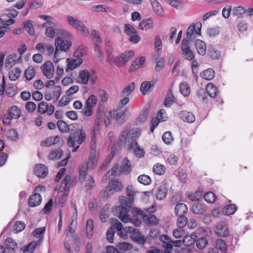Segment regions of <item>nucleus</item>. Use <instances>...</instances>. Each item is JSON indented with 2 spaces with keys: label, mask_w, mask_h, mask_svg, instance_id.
Segmentation results:
<instances>
[{
  "label": "nucleus",
  "mask_w": 253,
  "mask_h": 253,
  "mask_svg": "<svg viewBox=\"0 0 253 253\" xmlns=\"http://www.w3.org/2000/svg\"><path fill=\"white\" fill-rule=\"evenodd\" d=\"M67 19L68 23L71 27L80 31L85 36H89L90 34L88 29L85 26L82 21L71 15H68L67 16Z\"/></svg>",
  "instance_id": "6"
},
{
  "label": "nucleus",
  "mask_w": 253,
  "mask_h": 253,
  "mask_svg": "<svg viewBox=\"0 0 253 253\" xmlns=\"http://www.w3.org/2000/svg\"><path fill=\"white\" fill-rule=\"evenodd\" d=\"M119 170V165L117 164L115 165L110 171H109L103 177L102 180L104 182H107L108 177L112 176V178L116 176Z\"/></svg>",
  "instance_id": "44"
},
{
  "label": "nucleus",
  "mask_w": 253,
  "mask_h": 253,
  "mask_svg": "<svg viewBox=\"0 0 253 253\" xmlns=\"http://www.w3.org/2000/svg\"><path fill=\"white\" fill-rule=\"evenodd\" d=\"M216 248L221 251L223 253H226L227 247L225 241L223 240L219 239L216 241Z\"/></svg>",
  "instance_id": "54"
},
{
  "label": "nucleus",
  "mask_w": 253,
  "mask_h": 253,
  "mask_svg": "<svg viewBox=\"0 0 253 253\" xmlns=\"http://www.w3.org/2000/svg\"><path fill=\"white\" fill-rule=\"evenodd\" d=\"M205 210V205L200 203L194 204L192 207V211L195 214H201L203 213Z\"/></svg>",
  "instance_id": "42"
},
{
  "label": "nucleus",
  "mask_w": 253,
  "mask_h": 253,
  "mask_svg": "<svg viewBox=\"0 0 253 253\" xmlns=\"http://www.w3.org/2000/svg\"><path fill=\"white\" fill-rule=\"evenodd\" d=\"M36 72L33 67H29L24 72L26 79L30 81L32 80L35 76Z\"/></svg>",
  "instance_id": "56"
},
{
  "label": "nucleus",
  "mask_w": 253,
  "mask_h": 253,
  "mask_svg": "<svg viewBox=\"0 0 253 253\" xmlns=\"http://www.w3.org/2000/svg\"><path fill=\"white\" fill-rule=\"evenodd\" d=\"M188 211L187 206L184 203H179L176 205L174 212L176 216L185 215Z\"/></svg>",
  "instance_id": "31"
},
{
  "label": "nucleus",
  "mask_w": 253,
  "mask_h": 253,
  "mask_svg": "<svg viewBox=\"0 0 253 253\" xmlns=\"http://www.w3.org/2000/svg\"><path fill=\"white\" fill-rule=\"evenodd\" d=\"M115 227L112 225L109 228L106 233L107 240L109 243H113L114 235L115 232Z\"/></svg>",
  "instance_id": "61"
},
{
  "label": "nucleus",
  "mask_w": 253,
  "mask_h": 253,
  "mask_svg": "<svg viewBox=\"0 0 253 253\" xmlns=\"http://www.w3.org/2000/svg\"><path fill=\"white\" fill-rule=\"evenodd\" d=\"M180 93L184 96H188L190 94L189 85L185 82L181 83L179 85Z\"/></svg>",
  "instance_id": "41"
},
{
  "label": "nucleus",
  "mask_w": 253,
  "mask_h": 253,
  "mask_svg": "<svg viewBox=\"0 0 253 253\" xmlns=\"http://www.w3.org/2000/svg\"><path fill=\"white\" fill-rule=\"evenodd\" d=\"M153 171L157 175H162L163 174L166 170L165 167L160 164H156L153 167Z\"/></svg>",
  "instance_id": "50"
},
{
  "label": "nucleus",
  "mask_w": 253,
  "mask_h": 253,
  "mask_svg": "<svg viewBox=\"0 0 253 253\" xmlns=\"http://www.w3.org/2000/svg\"><path fill=\"white\" fill-rule=\"evenodd\" d=\"M105 48L108 59L110 60V64H111L112 63L113 59H114V56L112 54L113 48L112 47V44L109 41L106 42Z\"/></svg>",
  "instance_id": "47"
},
{
  "label": "nucleus",
  "mask_w": 253,
  "mask_h": 253,
  "mask_svg": "<svg viewBox=\"0 0 253 253\" xmlns=\"http://www.w3.org/2000/svg\"><path fill=\"white\" fill-rule=\"evenodd\" d=\"M41 69L42 73L47 79H51L54 74V67L53 63L50 61H47L42 64L41 66Z\"/></svg>",
  "instance_id": "17"
},
{
  "label": "nucleus",
  "mask_w": 253,
  "mask_h": 253,
  "mask_svg": "<svg viewBox=\"0 0 253 253\" xmlns=\"http://www.w3.org/2000/svg\"><path fill=\"white\" fill-rule=\"evenodd\" d=\"M37 245L38 242L37 241H33L29 243L28 245L23 247L21 250H22L24 253L30 252L32 253L34 251Z\"/></svg>",
  "instance_id": "53"
},
{
  "label": "nucleus",
  "mask_w": 253,
  "mask_h": 253,
  "mask_svg": "<svg viewBox=\"0 0 253 253\" xmlns=\"http://www.w3.org/2000/svg\"><path fill=\"white\" fill-rule=\"evenodd\" d=\"M215 233L220 237H227L229 234L228 227L224 223H219L215 227Z\"/></svg>",
  "instance_id": "19"
},
{
  "label": "nucleus",
  "mask_w": 253,
  "mask_h": 253,
  "mask_svg": "<svg viewBox=\"0 0 253 253\" xmlns=\"http://www.w3.org/2000/svg\"><path fill=\"white\" fill-rule=\"evenodd\" d=\"M245 13V9L241 6L235 7L233 10V14L236 16L237 18H242Z\"/></svg>",
  "instance_id": "55"
},
{
  "label": "nucleus",
  "mask_w": 253,
  "mask_h": 253,
  "mask_svg": "<svg viewBox=\"0 0 253 253\" xmlns=\"http://www.w3.org/2000/svg\"><path fill=\"white\" fill-rule=\"evenodd\" d=\"M60 140L59 136L50 137L46 138L44 141L41 142V144L42 146L49 147L52 144L58 143Z\"/></svg>",
  "instance_id": "35"
},
{
  "label": "nucleus",
  "mask_w": 253,
  "mask_h": 253,
  "mask_svg": "<svg viewBox=\"0 0 253 253\" xmlns=\"http://www.w3.org/2000/svg\"><path fill=\"white\" fill-rule=\"evenodd\" d=\"M63 155V151L61 149H57L51 151L48 155V159L51 160H57Z\"/></svg>",
  "instance_id": "46"
},
{
  "label": "nucleus",
  "mask_w": 253,
  "mask_h": 253,
  "mask_svg": "<svg viewBox=\"0 0 253 253\" xmlns=\"http://www.w3.org/2000/svg\"><path fill=\"white\" fill-rule=\"evenodd\" d=\"M38 111L40 114L47 113L52 114L54 111V106L53 105H48L46 102H41L38 105Z\"/></svg>",
  "instance_id": "20"
},
{
  "label": "nucleus",
  "mask_w": 253,
  "mask_h": 253,
  "mask_svg": "<svg viewBox=\"0 0 253 253\" xmlns=\"http://www.w3.org/2000/svg\"><path fill=\"white\" fill-rule=\"evenodd\" d=\"M96 164V150L95 149L91 146L89 157L88 159V161L87 163L86 168L84 169H92L94 167L95 165Z\"/></svg>",
  "instance_id": "23"
},
{
  "label": "nucleus",
  "mask_w": 253,
  "mask_h": 253,
  "mask_svg": "<svg viewBox=\"0 0 253 253\" xmlns=\"http://www.w3.org/2000/svg\"><path fill=\"white\" fill-rule=\"evenodd\" d=\"M34 171L35 175L38 177L44 178L48 174V169L44 165L39 164L35 166Z\"/></svg>",
  "instance_id": "18"
},
{
  "label": "nucleus",
  "mask_w": 253,
  "mask_h": 253,
  "mask_svg": "<svg viewBox=\"0 0 253 253\" xmlns=\"http://www.w3.org/2000/svg\"><path fill=\"white\" fill-rule=\"evenodd\" d=\"M150 2L155 13L159 16H163L164 11L159 2L157 0H150Z\"/></svg>",
  "instance_id": "25"
},
{
  "label": "nucleus",
  "mask_w": 253,
  "mask_h": 253,
  "mask_svg": "<svg viewBox=\"0 0 253 253\" xmlns=\"http://www.w3.org/2000/svg\"><path fill=\"white\" fill-rule=\"evenodd\" d=\"M71 180V176L66 175L63 179L61 184L60 190L63 189L66 192H68L70 187V181Z\"/></svg>",
  "instance_id": "48"
},
{
  "label": "nucleus",
  "mask_w": 253,
  "mask_h": 253,
  "mask_svg": "<svg viewBox=\"0 0 253 253\" xmlns=\"http://www.w3.org/2000/svg\"><path fill=\"white\" fill-rule=\"evenodd\" d=\"M197 237V234L195 232L190 235H186L183 238V243L186 246H190L195 243Z\"/></svg>",
  "instance_id": "36"
},
{
  "label": "nucleus",
  "mask_w": 253,
  "mask_h": 253,
  "mask_svg": "<svg viewBox=\"0 0 253 253\" xmlns=\"http://www.w3.org/2000/svg\"><path fill=\"white\" fill-rule=\"evenodd\" d=\"M154 26V20L151 18L142 20L139 23V27L141 30H146L153 28Z\"/></svg>",
  "instance_id": "28"
},
{
  "label": "nucleus",
  "mask_w": 253,
  "mask_h": 253,
  "mask_svg": "<svg viewBox=\"0 0 253 253\" xmlns=\"http://www.w3.org/2000/svg\"><path fill=\"white\" fill-rule=\"evenodd\" d=\"M206 91L209 95L212 98L215 97L218 94L217 88L211 83L206 85Z\"/></svg>",
  "instance_id": "39"
},
{
  "label": "nucleus",
  "mask_w": 253,
  "mask_h": 253,
  "mask_svg": "<svg viewBox=\"0 0 253 253\" xmlns=\"http://www.w3.org/2000/svg\"><path fill=\"white\" fill-rule=\"evenodd\" d=\"M112 225L117 229V234L119 236L124 239L127 237L126 229V231L125 232V229L123 228L122 224L117 219L112 220Z\"/></svg>",
  "instance_id": "22"
},
{
  "label": "nucleus",
  "mask_w": 253,
  "mask_h": 253,
  "mask_svg": "<svg viewBox=\"0 0 253 253\" xmlns=\"http://www.w3.org/2000/svg\"><path fill=\"white\" fill-rule=\"evenodd\" d=\"M97 76L94 70L89 71L87 70H83L79 71L77 78V82L80 84L86 85L89 82L91 84L96 83Z\"/></svg>",
  "instance_id": "4"
},
{
  "label": "nucleus",
  "mask_w": 253,
  "mask_h": 253,
  "mask_svg": "<svg viewBox=\"0 0 253 253\" xmlns=\"http://www.w3.org/2000/svg\"><path fill=\"white\" fill-rule=\"evenodd\" d=\"M205 200L209 203H213L215 202L216 197L214 194L212 192H208L204 195Z\"/></svg>",
  "instance_id": "64"
},
{
  "label": "nucleus",
  "mask_w": 253,
  "mask_h": 253,
  "mask_svg": "<svg viewBox=\"0 0 253 253\" xmlns=\"http://www.w3.org/2000/svg\"><path fill=\"white\" fill-rule=\"evenodd\" d=\"M49 44L45 42H39L36 45V49L38 51L42 54H44L46 52V49L49 46Z\"/></svg>",
  "instance_id": "60"
},
{
  "label": "nucleus",
  "mask_w": 253,
  "mask_h": 253,
  "mask_svg": "<svg viewBox=\"0 0 253 253\" xmlns=\"http://www.w3.org/2000/svg\"><path fill=\"white\" fill-rule=\"evenodd\" d=\"M66 62L68 65L66 71H72L79 67L83 63V59L81 58H67Z\"/></svg>",
  "instance_id": "21"
},
{
  "label": "nucleus",
  "mask_w": 253,
  "mask_h": 253,
  "mask_svg": "<svg viewBox=\"0 0 253 253\" xmlns=\"http://www.w3.org/2000/svg\"><path fill=\"white\" fill-rule=\"evenodd\" d=\"M181 48L182 56L184 58L188 60H192L194 59V54L190 48L188 40L186 39L182 40Z\"/></svg>",
  "instance_id": "14"
},
{
  "label": "nucleus",
  "mask_w": 253,
  "mask_h": 253,
  "mask_svg": "<svg viewBox=\"0 0 253 253\" xmlns=\"http://www.w3.org/2000/svg\"><path fill=\"white\" fill-rule=\"evenodd\" d=\"M195 45L198 53L201 55H204L207 51L206 43L201 40H196Z\"/></svg>",
  "instance_id": "30"
},
{
  "label": "nucleus",
  "mask_w": 253,
  "mask_h": 253,
  "mask_svg": "<svg viewBox=\"0 0 253 253\" xmlns=\"http://www.w3.org/2000/svg\"><path fill=\"white\" fill-rule=\"evenodd\" d=\"M42 197L39 193H35L31 195L28 201L29 206L31 207H35L40 205L42 202Z\"/></svg>",
  "instance_id": "26"
},
{
  "label": "nucleus",
  "mask_w": 253,
  "mask_h": 253,
  "mask_svg": "<svg viewBox=\"0 0 253 253\" xmlns=\"http://www.w3.org/2000/svg\"><path fill=\"white\" fill-rule=\"evenodd\" d=\"M62 89L61 87L57 85L54 87L53 91L52 93V95L54 98V102H55L57 101L59 98L60 97Z\"/></svg>",
  "instance_id": "57"
},
{
  "label": "nucleus",
  "mask_w": 253,
  "mask_h": 253,
  "mask_svg": "<svg viewBox=\"0 0 253 253\" xmlns=\"http://www.w3.org/2000/svg\"><path fill=\"white\" fill-rule=\"evenodd\" d=\"M144 222L148 225H154L158 223V219L153 214H146L144 211Z\"/></svg>",
  "instance_id": "29"
},
{
  "label": "nucleus",
  "mask_w": 253,
  "mask_h": 253,
  "mask_svg": "<svg viewBox=\"0 0 253 253\" xmlns=\"http://www.w3.org/2000/svg\"><path fill=\"white\" fill-rule=\"evenodd\" d=\"M134 88L135 83L134 82H132L124 88L122 91V94L124 95L127 96L133 91Z\"/></svg>",
  "instance_id": "59"
},
{
  "label": "nucleus",
  "mask_w": 253,
  "mask_h": 253,
  "mask_svg": "<svg viewBox=\"0 0 253 253\" xmlns=\"http://www.w3.org/2000/svg\"><path fill=\"white\" fill-rule=\"evenodd\" d=\"M97 102L96 96L94 94H91L87 99L85 105L93 108L96 106Z\"/></svg>",
  "instance_id": "49"
},
{
  "label": "nucleus",
  "mask_w": 253,
  "mask_h": 253,
  "mask_svg": "<svg viewBox=\"0 0 253 253\" xmlns=\"http://www.w3.org/2000/svg\"><path fill=\"white\" fill-rule=\"evenodd\" d=\"M126 232L131 233V238L134 241L140 245H143L146 242V239L140 234L138 229H134L130 226L126 227Z\"/></svg>",
  "instance_id": "15"
},
{
  "label": "nucleus",
  "mask_w": 253,
  "mask_h": 253,
  "mask_svg": "<svg viewBox=\"0 0 253 253\" xmlns=\"http://www.w3.org/2000/svg\"><path fill=\"white\" fill-rule=\"evenodd\" d=\"M125 33L129 37V41L133 43H136L140 40L136 30L131 25L126 24L125 25Z\"/></svg>",
  "instance_id": "11"
},
{
  "label": "nucleus",
  "mask_w": 253,
  "mask_h": 253,
  "mask_svg": "<svg viewBox=\"0 0 253 253\" xmlns=\"http://www.w3.org/2000/svg\"><path fill=\"white\" fill-rule=\"evenodd\" d=\"M210 56L213 59H218L220 56V52L215 47H211L209 50Z\"/></svg>",
  "instance_id": "63"
},
{
  "label": "nucleus",
  "mask_w": 253,
  "mask_h": 253,
  "mask_svg": "<svg viewBox=\"0 0 253 253\" xmlns=\"http://www.w3.org/2000/svg\"><path fill=\"white\" fill-rule=\"evenodd\" d=\"M179 117L184 122L191 123L195 121V117L192 112L182 111L179 113Z\"/></svg>",
  "instance_id": "24"
},
{
  "label": "nucleus",
  "mask_w": 253,
  "mask_h": 253,
  "mask_svg": "<svg viewBox=\"0 0 253 253\" xmlns=\"http://www.w3.org/2000/svg\"><path fill=\"white\" fill-rule=\"evenodd\" d=\"M79 181L84 185L87 190H90L95 186V181L93 177L87 174L86 169L81 168L80 170Z\"/></svg>",
  "instance_id": "7"
},
{
  "label": "nucleus",
  "mask_w": 253,
  "mask_h": 253,
  "mask_svg": "<svg viewBox=\"0 0 253 253\" xmlns=\"http://www.w3.org/2000/svg\"><path fill=\"white\" fill-rule=\"evenodd\" d=\"M123 189V185L121 182L117 179L112 180L110 182L106 189L103 191L104 198H108L114 192H120Z\"/></svg>",
  "instance_id": "8"
},
{
  "label": "nucleus",
  "mask_w": 253,
  "mask_h": 253,
  "mask_svg": "<svg viewBox=\"0 0 253 253\" xmlns=\"http://www.w3.org/2000/svg\"><path fill=\"white\" fill-rule=\"evenodd\" d=\"M202 28V23L201 22H197L195 24H192L190 25L186 31V38L189 40H191L195 39V34L201 35V31Z\"/></svg>",
  "instance_id": "13"
},
{
  "label": "nucleus",
  "mask_w": 253,
  "mask_h": 253,
  "mask_svg": "<svg viewBox=\"0 0 253 253\" xmlns=\"http://www.w3.org/2000/svg\"><path fill=\"white\" fill-rule=\"evenodd\" d=\"M68 125L64 121L62 120L58 121L57 122V126L60 131L62 132L65 133L71 131L72 128V126Z\"/></svg>",
  "instance_id": "38"
},
{
  "label": "nucleus",
  "mask_w": 253,
  "mask_h": 253,
  "mask_svg": "<svg viewBox=\"0 0 253 253\" xmlns=\"http://www.w3.org/2000/svg\"><path fill=\"white\" fill-rule=\"evenodd\" d=\"M126 195L129 197L128 198L125 196L120 197V203L121 207L118 208V210L124 209V210H130L132 203L133 202V198L136 194V192L132 185H128L126 189Z\"/></svg>",
  "instance_id": "5"
},
{
  "label": "nucleus",
  "mask_w": 253,
  "mask_h": 253,
  "mask_svg": "<svg viewBox=\"0 0 253 253\" xmlns=\"http://www.w3.org/2000/svg\"><path fill=\"white\" fill-rule=\"evenodd\" d=\"M8 112L14 119H17L21 116V110L16 106L11 107Z\"/></svg>",
  "instance_id": "40"
},
{
  "label": "nucleus",
  "mask_w": 253,
  "mask_h": 253,
  "mask_svg": "<svg viewBox=\"0 0 253 253\" xmlns=\"http://www.w3.org/2000/svg\"><path fill=\"white\" fill-rule=\"evenodd\" d=\"M127 129V127L124 128L119 137V141L126 145L128 149L132 150L137 157H143L145 154L144 150L139 146L136 141L140 134V130L137 128L129 131Z\"/></svg>",
  "instance_id": "1"
},
{
  "label": "nucleus",
  "mask_w": 253,
  "mask_h": 253,
  "mask_svg": "<svg viewBox=\"0 0 253 253\" xmlns=\"http://www.w3.org/2000/svg\"><path fill=\"white\" fill-rule=\"evenodd\" d=\"M145 58L143 56H141L139 58L136 59L130 66L129 72H132L140 68L142 65L144 63Z\"/></svg>",
  "instance_id": "34"
},
{
  "label": "nucleus",
  "mask_w": 253,
  "mask_h": 253,
  "mask_svg": "<svg viewBox=\"0 0 253 253\" xmlns=\"http://www.w3.org/2000/svg\"><path fill=\"white\" fill-rule=\"evenodd\" d=\"M118 211H119L118 217L124 223L130 222L132 223L135 226H139L141 224L142 219L144 220V211L139 208L135 207L132 208L131 213L133 216L131 218L127 213L129 210L122 209H119Z\"/></svg>",
  "instance_id": "3"
},
{
  "label": "nucleus",
  "mask_w": 253,
  "mask_h": 253,
  "mask_svg": "<svg viewBox=\"0 0 253 253\" xmlns=\"http://www.w3.org/2000/svg\"><path fill=\"white\" fill-rule=\"evenodd\" d=\"M131 171V166L129 160L127 158H125L119 168V171L126 174H129Z\"/></svg>",
  "instance_id": "27"
},
{
  "label": "nucleus",
  "mask_w": 253,
  "mask_h": 253,
  "mask_svg": "<svg viewBox=\"0 0 253 253\" xmlns=\"http://www.w3.org/2000/svg\"><path fill=\"white\" fill-rule=\"evenodd\" d=\"M71 45L72 42L70 41L57 37L55 40V54L57 55L58 54L59 50L68 52Z\"/></svg>",
  "instance_id": "9"
},
{
  "label": "nucleus",
  "mask_w": 253,
  "mask_h": 253,
  "mask_svg": "<svg viewBox=\"0 0 253 253\" xmlns=\"http://www.w3.org/2000/svg\"><path fill=\"white\" fill-rule=\"evenodd\" d=\"M160 240L163 242L162 246L165 248V249L167 248V250L169 251L170 249H172V245L170 243V240L167 235H161Z\"/></svg>",
  "instance_id": "43"
},
{
  "label": "nucleus",
  "mask_w": 253,
  "mask_h": 253,
  "mask_svg": "<svg viewBox=\"0 0 253 253\" xmlns=\"http://www.w3.org/2000/svg\"><path fill=\"white\" fill-rule=\"evenodd\" d=\"M111 111H102L99 110L97 111L95 120L94 130L98 129V126L103 123V117H112Z\"/></svg>",
  "instance_id": "16"
},
{
  "label": "nucleus",
  "mask_w": 253,
  "mask_h": 253,
  "mask_svg": "<svg viewBox=\"0 0 253 253\" xmlns=\"http://www.w3.org/2000/svg\"><path fill=\"white\" fill-rule=\"evenodd\" d=\"M91 36L95 45H99L101 42L102 40L99 32L95 30H92L91 31Z\"/></svg>",
  "instance_id": "58"
},
{
  "label": "nucleus",
  "mask_w": 253,
  "mask_h": 253,
  "mask_svg": "<svg viewBox=\"0 0 253 253\" xmlns=\"http://www.w3.org/2000/svg\"><path fill=\"white\" fill-rule=\"evenodd\" d=\"M17 247V243L12 238H8L4 241V246L0 245V253H15Z\"/></svg>",
  "instance_id": "12"
},
{
  "label": "nucleus",
  "mask_w": 253,
  "mask_h": 253,
  "mask_svg": "<svg viewBox=\"0 0 253 253\" xmlns=\"http://www.w3.org/2000/svg\"><path fill=\"white\" fill-rule=\"evenodd\" d=\"M237 210V206L234 204H230L225 206L223 209V212L227 215L234 214Z\"/></svg>",
  "instance_id": "45"
},
{
  "label": "nucleus",
  "mask_w": 253,
  "mask_h": 253,
  "mask_svg": "<svg viewBox=\"0 0 253 253\" xmlns=\"http://www.w3.org/2000/svg\"><path fill=\"white\" fill-rule=\"evenodd\" d=\"M151 86L152 84L150 82L145 81L142 82L140 85V90L142 93L145 95Z\"/></svg>",
  "instance_id": "62"
},
{
  "label": "nucleus",
  "mask_w": 253,
  "mask_h": 253,
  "mask_svg": "<svg viewBox=\"0 0 253 253\" xmlns=\"http://www.w3.org/2000/svg\"><path fill=\"white\" fill-rule=\"evenodd\" d=\"M200 76L202 79L209 81L212 80L214 77L215 73L213 69L209 68L201 72Z\"/></svg>",
  "instance_id": "37"
},
{
  "label": "nucleus",
  "mask_w": 253,
  "mask_h": 253,
  "mask_svg": "<svg viewBox=\"0 0 253 253\" xmlns=\"http://www.w3.org/2000/svg\"><path fill=\"white\" fill-rule=\"evenodd\" d=\"M71 129V134L67 141L68 145L74 148L72 152H75L79 148L80 146L85 141L86 134L83 126L80 124H74Z\"/></svg>",
  "instance_id": "2"
},
{
  "label": "nucleus",
  "mask_w": 253,
  "mask_h": 253,
  "mask_svg": "<svg viewBox=\"0 0 253 253\" xmlns=\"http://www.w3.org/2000/svg\"><path fill=\"white\" fill-rule=\"evenodd\" d=\"M86 235L88 239H90L92 236L93 229V222L92 219H88L86 222Z\"/></svg>",
  "instance_id": "52"
},
{
  "label": "nucleus",
  "mask_w": 253,
  "mask_h": 253,
  "mask_svg": "<svg viewBox=\"0 0 253 253\" xmlns=\"http://www.w3.org/2000/svg\"><path fill=\"white\" fill-rule=\"evenodd\" d=\"M134 55L132 50H129L124 52L120 56L116 57L113 59L112 63L118 66H122L126 64Z\"/></svg>",
  "instance_id": "10"
},
{
  "label": "nucleus",
  "mask_w": 253,
  "mask_h": 253,
  "mask_svg": "<svg viewBox=\"0 0 253 253\" xmlns=\"http://www.w3.org/2000/svg\"><path fill=\"white\" fill-rule=\"evenodd\" d=\"M167 193V188L165 185L163 184L159 187L156 194V198L159 200H162L166 198Z\"/></svg>",
  "instance_id": "32"
},
{
  "label": "nucleus",
  "mask_w": 253,
  "mask_h": 253,
  "mask_svg": "<svg viewBox=\"0 0 253 253\" xmlns=\"http://www.w3.org/2000/svg\"><path fill=\"white\" fill-rule=\"evenodd\" d=\"M22 70L19 67H16L11 70L8 73V77L10 80L15 81L18 79L22 73Z\"/></svg>",
  "instance_id": "33"
},
{
  "label": "nucleus",
  "mask_w": 253,
  "mask_h": 253,
  "mask_svg": "<svg viewBox=\"0 0 253 253\" xmlns=\"http://www.w3.org/2000/svg\"><path fill=\"white\" fill-rule=\"evenodd\" d=\"M138 181L145 185H149L151 183V178L147 175L142 174L137 178Z\"/></svg>",
  "instance_id": "51"
}]
</instances>
